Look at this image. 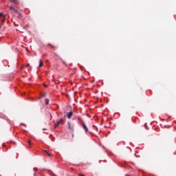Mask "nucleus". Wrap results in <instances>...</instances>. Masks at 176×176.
Here are the masks:
<instances>
[{
	"instance_id": "obj_1",
	"label": "nucleus",
	"mask_w": 176,
	"mask_h": 176,
	"mask_svg": "<svg viewBox=\"0 0 176 176\" xmlns=\"http://www.w3.org/2000/svg\"><path fill=\"white\" fill-rule=\"evenodd\" d=\"M60 124H64V120H63V118H61L60 120H59L56 124L54 126L55 129H57V127H58V126H60Z\"/></svg>"
},
{
	"instance_id": "obj_2",
	"label": "nucleus",
	"mask_w": 176,
	"mask_h": 176,
	"mask_svg": "<svg viewBox=\"0 0 176 176\" xmlns=\"http://www.w3.org/2000/svg\"><path fill=\"white\" fill-rule=\"evenodd\" d=\"M81 124L82 125V127H83L84 130L85 131V133H87L89 131V129H87L86 124L84 123L83 121H81Z\"/></svg>"
},
{
	"instance_id": "obj_3",
	"label": "nucleus",
	"mask_w": 176,
	"mask_h": 176,
	"mask_svg": "<svg viewBox=\"0 0 176 176\" xmlns=\"http://www.w3.org/2000/svg\"><path fill=\"white\" fill-rule=\"evenodd\" d=\"M73 116H74V111H72L67 113L68 119H71Z\"/></svg>"
},
{
	"instance_id": "obj_4",
	"label": "nucleus",
	"mask_w": 176,
	"mask_h": 176,
	"mask_svg": "<svg viewBox=\"0 0 176 176\" xmlns=\"http://www.w3.org/2000/svg\"><path fill=\"white\" fill-rule=\"evenodd\" d=\"M67 124L69 130H74V126H72V124H71V122H68Z\"/></svg>"
},
{
	"instance_id": "obj_5",
	"label": "nucleus",
	"mask_w": 176,
	"mask_h": 176,
	"mask_svg": "<svg viewBox=\"0 0 176 176\" xmlns=\"http://www.w3.org/2000/svg\"><path fill=\"white\" fill-rule=\"evenodd\" d=\"M41 67H43V61H42V60H40L38 68H41Z\"/></svg>"
},
{
	"instance_id": "obj_6",
	"label": "nucleus",
	"mask_w": 176,
	"mask_h": 176,
	"mask_svg": "<svg viewBox=\"0 0 176 176\" xmlns=\"http://www.w3.org/2000/svg\"><path fill=\"white\" fill-rule=\"evenodd\" d=\"M0 16H1L2 17H3L2 19V23L4 24L5 23V15H3L2 13H0Z\"/></svg>"
},
{
	"instance_id": "obj_7",
	"label": "nucleus",
	"mask_w": 176,
	"mask_h": 176,
	"mask_svg": "<svg viewBox=\"0 0 176 176\" xmlns=\"http://www.w3.org/2000/svg\"><path fill=\"white\" fill-rule=\"evenodd\" d=\"M10 2H12V3H19L18 0H10Z\"/></svg>"
},
{
	"instance_id": "obj_8",
	"label": "nucleus",
	"mask_w": 176,
	"mask_h": 176,
	"mask_svg": "<svg viewBox=\"0 0 176 176\" xmlns=\"http://www.w3.org/2000/svg\"><path fill=\"white\" fill-rule=\"evenodd\" d=\"M45 105H49V99L46 98L45 100Z\"/></svg>"
},
{
	"instance_id": "obj_9",
	"label": "nucleus",
	"mask_w": 176,
	"mask_h": 176,
	"mask_svg": "<svg viewBox=\"0 0 176 176\" xmlns=\"http://www.w3.org/2000/svg\"><path fill=\"white\" fill-rule=\"evenodd\" d=\"M10 10H14V7H10Z\"/></svg>"
},
{
	"instance_id": "obj_10",
	"label": "nucleus",
	"mask_w": 176,
	"mask_h": 176,
	"mask_svg": "<svg viewBox=\"0 0 176 176\" xmlns=\"http://www.w3.org/2000/svg\"><path fill=\"white\" fill-rule=\"evenodd\" d=\"M14 12L15 13H17V14H19V11H18L17 10L14 9Z\"/></svg>"
},
{
	"instance_id": "obj_11",
	"label": "nucleus",
	"mask_w": 176,
	"mask_h": 176,
	"mask_svg": "<svg viewBox=\"0 0 176 176\" xmlns=\"http://www.w3.org/2000/svg\"><path fill=\"white\" fill-rule=\"evenodd\" d=\"M28 145H29L30 146H31V141H30V140H29V141L28 142Z\"/></svg>"
},
{
	"instance_id": "obj_12",
	"label": "nucleus",
	"mask_w": 176,
	"mask_h": 176,
	"mask_svg": "<svg viewBox=\"0 0 176 176\" xmlns=\"http://www.w3.org/2000/svg\"><path fill=\"white\" fill-rule=\"evenodd\" d=\"M78 120H80V123H82V122H83V120H82V119H80V118H78Z\"/></svg>"
},
{
	"instance_id": "obj_13",
	"label": "nucleus",
	"mask_w": 176,
	"mask_h": 176,
	"mask_svg": "<svg viewBox=\"0 0 176 176\" xmlns=\"http://www.w3.org/2000/svg\"><path fill=\"white\" fill-rule=\"evenodd\" d=\"M45 96H46V94H43V95L41 96V97H45Z\"/></svg>"
},
{
	"instance_id": "obj_14",
	"label": "nucleus",
	"mask_w": 176,
	"mask_h": 176,
	"mask_svg": "<svg viewBox=\"0 0 176 176\" xmlns=\"http://www.w3.org/2000/svg\"><path fill=\"white\" fill-rule=\"evenodd\" d=\"M47 156H49L50 157V156H52V155H50V153H47Z\"/></svg>"
},
{
	"instance_id": "obj_15",
	"label": "nucleus",
	"mask_w": 176,
	"mask_h": 176,
	"mask_svg": "<svg viewBox=\"0 0 176 176\" xmlns=\"http://www.w3.org/2000/svg\"><path fill=\"white\" fill-rule=\"evenodd\" d=\"M51 47H52L53 49H56V47H54V45H51Z\"/></svg>"
},
{
	"instance_id": "obj_16",
	"label": "nucleus",
	"mask_w": 176,
	"mask_h": 176,
	"mask_svg": "<svg viewBox=\"0 0 176 176\" xmlns=\"http://www.w3.org/2000/svg\"><path fill=\"white\" fill-rule=\"evenodd\" d=\"M78 176H85V175L83 174H79Z\"/></svg>"
},
{
	"instance_id": "obj_17",
	"label": "nucleus",
	"mask_w": 176,
	"mask_h": 176,
	"mask_svg": "<svg viewBox=\"0 0 176 176\" xmlns=\"http://www.w3.org/2000/svg\"><path fill=\"white\" fill-rule=\"evenodd\" d=\"M29 66H30V63H28V64L26 65L27 68H28V67H29Z\"/></svg>"
},
{
	"instance_id": "obj_18",
	"label": "nucleus",
	"mask_w": 176,
	"mask_h": 176,
	"mask_svg": "<svg viewBox=\"0 0 176 176\" xmlns=\"http://www.w3.org/2000/svg\"><path fill=\"white\" fill-rule=\"evenodd\" d=\"M44 152H45V153H48L47 151H46V150H44Z\"/></svg>"
},
{
	"instance_id": "obj_19",
	"label": "nucleus",
	"mask_w": 176,
	"mask_h": 176,
	"mask_svg": "<svg viewBox=\"0 0 176 176\" xmlns=\"http://www.w3.org/2000/svg\"><path fill=\"white\" fill-rule=\"evenodd\" d=\"M43 130L45 131V130H46V129H43Z\"/></svg>"
},
{
	"instance_id": "obj_20",
	"label": "nucleus",
	"mask_w": 176,
	"mask_h": 176,
	"mask_svg": "<svg viewBox=\"0 0 176 176\" xmlns=\"http://www.w3.org/2000/svg\"><path fill=\"white\" fill-rule=\"evenodd\" d=\"M21 124L23 125L24 124L22 123V124Z\"/></svg>"
},
{
	"instance_id": "obj_21",
	"label": "nucleus",
	"mask_w": 176,
	"mask_h": 176,
	"mask_svg": "<svg viewBox=\"0 0 176 176\" xmlns=\"http://www.w3.org/2000/svg\"><path fill=\"white\" fill-rule=\"evenodd\" d=\"M72 137H74V135H72Z\"/></svg>"
}]
</instances>
